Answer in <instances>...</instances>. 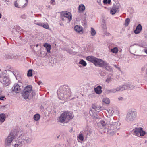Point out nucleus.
<instances>
[{"label":"nucleus","mask_w":147,"mask_h":147,"mask_svg":"<svg viewBox=\"0 0 147 147\" xmlns=\"http://www.w3.org/2000/svg\"><path fill=\"white\" fill-rule=\"evenodd\" d=\"M57 93L58 98L61 100L68 99L71 96V91L67 86H63L60 87Z\"/></svg>","instance_id":"1"},{"label":"nucleus","mask_w":147,"mask_h":147,"mask_svg":"<svg viewBox=\"0 0 147 147\" xmlns=\"http://www.w3.org/2000/svg\"><path fill=\"white\" fill-rule=\"evenodd\" d=\"M22 94L24 99H26L29 98H32L35 95V93L32 90V86L28 85L23 90Z\"/></svg>","instance_id":"2"},{"label":"nucleus","mask_w":147,"mask_h":147,"mask_svg":"<svg viewBox=\"0 0 147 147\" xmlns=\"http://www.w3.org/2000/svg\"><path fill=\"white\" fill-rule=\"evenodd\" d=\"M74 117V115L72 112L65 111L61 114L59 118V121L61 123L64 122L67 123L72 119Z\"/></svg>","instance_id":"3"},{"label":"nucleus","mask_w":147,"mask_h":147,"mask_svg":"<svg viewBox=\"0 0 147 147\" xmlns=\"http://www.w3.org/2000/svg\"><path fill=\"white\" fill-rule=\"evenodd\" d=\"M86 59L88 61L92 63L96 66L104 67L105 61L100 59L97 58L93 56H88L87 57Z\"/></svg>","instance_id":"4"},{"label":"nucleus","mask_w":147,"mask_h":147,"mask_svg":"<svg viewBox=\"0 0 147 147\" xmlns=\"http://www.w3.org/2000/svg\"><path fill=\"white\" fill-rule=\"evenodd\" d=\"M120 123L118 121L111 123L107 127V129L108 130L107 132L111 135H113L116 133V130L120 128Z\"/></svg>","instance_id":"5"},{"label":"nucleus","mask_w":147,"mask_h":147,"mask_svg":"<svg viewBox=\"0 0 147 147\" xmlns=\"http://www.w3.org/2000/svg\"><path fill=\"white\" fill-rule=\"evenodd\" d=\"M13 130L16 138H17L18 140H20L24 142V140L26 139V136L20 128H18Z\"/></svg>","instance_id":"6"},{"label":"nucleus","mask_w":147,"mask_h":147,"mask_svg":"<svg viewBox=\"0 0 147 147\" xmlns=\"http://www.w3.org/2000/svg\"><path fill=\"white\" fill-rule=\"evenodd\" d=\"M136 116L137 113L135 111H129L127 114L125 120L127 122L132 121L135 120Z\"/></svg>","instance_id":"7"},{"label":"nucleus","mask_w":147,"mask_h":147,"mask_svg":"<svg viewBox=\"0 0 147 147\" xmlns=\"http://www.w3.org/2000/svg\"><path fill=\"white\" fill-rule=\"evenodd\" d=\"M133 131L134 135L138 137L144 136L146 134V132L143 128L141 127L136 128Z\"/></svg>","instance_id":"8"},{"label":"nucleus","mask_w":147,"mask_h":147,"mask_svg":"<svg viewBox=\"0 0 147 147\" xmlns=\"http://www.w3.org/2000/svg\"><path fill=\"white\" fill-rule=\"evenodd\" d=\"M14 136L15 135L13 130L5 140V144L6 146H9L13 140L16 138Z\"/></svg>","instance_id":"9"},{"label":"nucleus","mask_w":147,"mask_h":147,"mask_svg":"<svg viewBox=\"0 0 147 147\" xmlns=\"http://www.w3.org/2000/svg\"><path fill=\"white\" fill-rule=\"evenodd\" d=\"M127 86L126 84H124L120 86L119 87H117L116 88H114L108 90V91L110 93H115L120 91H122L127 89Z\"/></svg>","instance_id":"10"},{"label":"nucleus","mask_w":147,"mask_h":147,"mask_svg":"<svg viewBox=\"0 0 147 147\" xmlns=\"http://www.w3.org/2000/svg\"><path fill=\"white\" fill-rule=\"evenodd\" d=\"M0 77L1 82L5 86H7L9 84V79L6 77L5 73H2L0 74Z\"/></svg>","instance_id":"11"},{"label":"nucleus","mask_w":147,"mask_h":147,"mask_svg":"<svg viewBox=\"0 0 147 147\" xmlns=\"http://www.w3.org/2000/svg\"><path fill=\"white\" fill-rule=\"evenodd\" d=\"M24 142L20 140H16L12 142V146L13 147H23Z\"/></svg>","instance_id":"12"},{"label":"nucleus","mask_w":147,"mask_h":147,"mask_svg":"<svg viewBox=\"0 0 147 147\" xmlns=\"http://www.w3.org/2000/svg\"><path fill=\"white\" fill-rule=\"evenodd\" d=\"M34 23L46 29H49V26L47 23H42L36 20L34 21Z\"/></svg>","instance_id":"13"},{"label":"nucleus","mask_w":147,"mask_h":147,"mask_svg":"<svg viewBox=\"0 0 147 147\" xmlns=\"http://www.w3.org/2000/svg\"><path fill=\"white\" fill-rule=\"evenodd\" d=\"M68 18L69 22L72 19L71 14L69 12L67 11L63 12L62 13V16Z\"/></svg>","instance_id":"14"},{"label":"nucleus","mask_w":147,"mask_h":147,"mask_svg":"<svg viewBox=\"0 0 147 147\" xmlns=\"http://www.w3.org/2000/svg\"><path fill=\"white\" fill-rule=\"evenodd\" d=\"M107 112L109 113V116H112L113 115L114 113H118V111L117 110H115L114 109L112 108H109L107 110Z\"/></svg>","instance_id":"15"},{"label":"nucleus","mask_w":147,"mask_h":147,"mask_svg":"<svg viewBox=\"0 0 147 147\" xmlns=\"http://www.w3.org/2000/svg\"><path fill=\"white\" fill-rule=\"evenodd\" d=\"M12 90L16 93H18L20 90V86L17 84H15L12 88Z\"/></svg>","instance_id":"16"},{"label":"nucleus","mask_w":147,"mask_h":147,"mask_svg":"<svg viewBox=\"0 0 147 147\" xmlns=\"http://www.w3.org/2000/svg\"><path fill=\"white\" fill-rule=\"evenodd\" d=\"M101 26L103 31L104 32L106 31L107 29V27L106 20L104 18H103L102 20Z\"/></svg>","instance_id":"17"},{"label":"nucleus","mask_w":147,"mask_h":147,"mask_svg":"<svg viewBox=\"0 0 147 147\" xmlns=\"http://www.w3.org/2000/svg\"><path fill=\"white\" fill-rule=\"evenodd\" d=\"M118 7L116 5H113L111 9L110 13L112 15H114L115 14L118 10Z\"/></svg>","instance_id":"18"},{"label":"nucleus","mask_w":147,"mask_h":147,"mask_svg":"<svg viewBox=\"0 0 147 147\" xmlns=\"http://www.w3.org/2000/svg\"><path fill=\"white\" fill-rule=\"evenodd\" d=\"M142 27L140 24H139L136 26V29L134 31V32L136 34L139 33L141 31Z\"/></svg>","instance_id":"19"},{"label":"nucleus","mask_w":147,"mask_h":147,"mask_svg":"<svg viewBox=\"0 0 147 147\" xmlns=\"http://www.w3.org/2000/svg\"><path fill=\"white\" fill-rule=\"evenodd\" d=\"M74 30L75 31L78 33H82V27L79 25H76L74 27Z\"/></svg>","instance_id":"20"},{"label":"nucleus","mask_w":147,"mask_h":147,"mask_svg":"<svg viewBox=\"0 0 147 147\" xmlns=\"http://www.w3.org/2000/svg\"><path fill=\"white\" fill-rule=\"evenodd\" d=\"M101 89L102 87L101 86H98L96 88H95V92L97 94H100L102 92Z\"/></svg>","instance_id":"21"},{"label":"nucleus","mask_w":147,"mask_h":147,"mask_svg":"<svg viewBox=\"0 0 147 147\" xmlns=\"http://www.w3.org/2000/svg\"><path fill=\"white\" fill-rule=\"evenodd\" d=\"M107 127L109 125H110L111 123H115L117 122L116 121H115L114 119H111L109 118H108L107 119Z\"/></svg>","instance_id":"22"},{"label":"nucleus","mask_w":147,"mask_h":147,"mask_svg":"<svg viewBox=\"0 0 147 147\" xmlns=\"http://www.w3.org/2000/svg\"><path fill=\"white\" fill-rule=\"evenodd\" d=\"M104 66L105 67L107 70L110 71H112V69L111 67L108 64L107 62H105L104 64Z\"/></svg>","instance_id":"23"},{"label":"nucleus","mask_w":147,"mask_h":147,"mask_svg":"<svg viewBox=\"0 0 147 147\" xmlns=\"http://www.w3.org/2000/svg\"><path fill=\"white\" fill-rule=\"evenodd\" d=\"M44 46L45 47L47 52L50 53V50L51 48V45L47 43H45L44 45Z\"/></svg>","instance_id":"24"},{"label":"nucleus","mask_w":147,"mask_h":147,"mask_svg":"<svg viewBox=\"0 0 147 147\" xmlns=\"http://www.w3.org/2000/svg\"><path fill=\"white\" fill-rule=\"evenodd\" d=\"M5 57L7 59H15L16 56L13 55L7 54L5 55Z\"/></svg>","instance_id":"25"},{"label":"nucleus","mask_w":147,"mask_h":147,"mask_svg":"<svg viewBox=\"0 0 147 147\" xmlns=\"http://www.w3.org/2000/svg\"><path fill=\"white\" fill-rule=\"evenodd\" d=\"M5 119V114L2 113L0 114V122H3Z\"/></svg>","instance_id":"26"},{"label":"nucleus","mask_w":147,"mask_h":147,"mask_svg":"<svg viewBox=\"0 0 147 147\" xmlns=\"http://www.w3.org/2000/svg\"><path fill=\"white\" fill-rule=\"evenodd\" d=\"M85 9V6L83 4H80L78 10L80 11H83Z\"/></svg>","instance_id":"27"},{"label":"nucleus","mask_w":147,"mask_h":147,"mask_svg":"<svg viewBox=\"0 0 147 147\" xmlns=\"http://www.w3.org/2000/svg\"><path fill=\"white\" fill-rule=\"evenodd\" d=\"M102 102L107 104H109L110 103V99L107 98H105L102 100Z\"/></svg>","instance_id":"28"},{"label":"nucleus","mask_w":147,"mask_h":147,"mask_svg":"<svg viewBox=\"0 0 147 147\" xmlns=\"http://www.w3.org/2000/svg\"><path fill=\"white\" fill-rule=\"evenodd\" d=\"M111 51L114 53H117L118 51V49L117 47H115L111 49Z\"/></svg>","instance_id":"29"},{"label":"nucleus","mask_w":147,"mask_h":147,"mask_svg":"<svg viewBox=\"0 0 147 147\" xmlns=\"http://www.w3.org/2000/svg\"><path fill=\"white\" fill-rule=\"evenodd\" d=\"M34 119L36 121L39 120L40 119V115L38 114H36L34 116Z\"/></svg>","instance_id":"30"},{"label":"nucleus","mask_w":147,"mask_h":147,"mask_svg":"<svg viewBox=\"0 0 147 147\" xmlns=\"http://www.w3.org/2000/svg\"><path fill=\"white\" fill-rule=\"evenodd\" d=\"M126 86H127V89H128L129 90H132L135 87V86H134L132 85L129 84H126Z\"/></svg>","instance_id":"31"},{"label":"nucleus","mask_w":147,"mask_h":147,"mask_svg":"<svg viewBox=\"0 0 147 147\" xmlns=\"http://www.w3.org/2000/svg\"><path fill=\"white\" fill-rule=\"evenodd\" d=\"M100 123L101 124L102 127H104L105 126V128H107V122H105L103 120H101L100 121Z\"/></svg>","instance_id":"32"},{"label":"nucleus","mask_w":147,"mask_h":147,"mask_svg":"<svg viewBox=\"0 0 147 147\" xmlns=\"http://www.w3.org/2000/svg\"><path fill=\"white\" fill-rule=\"evenodd\" d=\"M84 136L82 134V132H80V134H79L77 137L81 141L83 140L84 139Z\"/></svg>","instance_id":"33"},{"label":"nucleus","mask_w":147,"mask_h":147,"mask_svg":"<svg viewBox=\"0 0 147 147\" xmlns=\"http://www.w3.org/2000/svg\"><path fill=\"white\" fill-rule=\"evenodd\" d=\"M79 63L81 64L84 67L86 66L87 65V63H86V61L83 59L80 61L79 62Z\"/></svg>","instance_id":"34"},{"label":"nucleus","mask_w":147,"mask_h":147,"mask_svg":"<svg viewBox=\"0 0 147 147\" xmlns=\"http://www.w3.org/2000/svg\"><path fill=\"white\" fill-rule=\"evenodd\" d=\"M113 79V78H112L108 77L106 79L105 82L108 83H109L111 82Z\"/></svg>","instance_id":"35"},{"label":"nucleus","mask_w":147,"mask_h":147,"mask_svg":"<svg viewBox=\"0 0 147 147\" xmlns=\"http://www.w3.org/2000/svg\"><path fill=\"white\" fill-rule=\"evenodd\" d=\"M32 140V139L31 138L26 137L25 140H24V142L26 141L27 143H30L31 142Z\"/></svg>","instance_id":"36"},{"label":"nucleus","mask_w":147,"mask_h":147,"mask_svg":"<svg viewBox=\"0 0 147 147\" xmlns=\"http://www.w3.org/2000/svg\"><path fill=\"white\" fill-rule=\"evenodd\" d=\"M90 32L91 35L92 36L95 35L96 34V32L95 30L92 28H91Z\"/></svg>","instance_id":"37"},{"label":"nucleus","mask_w":147,"mask_h":147,"mask_svg":"<svg viewBox=\"0 0 147 147\" xmlns=\"http://www.w3.org/2000/svg\"><path fill=\"white\" fill-rule=\"evenodd\" d=\"M82 134L85 137H86L88 135V131L87 130H84L81 131Z\"/></svg>","instance_id":"38"},{"label":"nucleus","mask_w":147,"mask_h":147,"mask_svg":"<svg viewBox=\"0 0 147 147\" xmlns=\"http://www.w3.org/2000/svg\"><path fill=\"white\" fill-rule=\"evenodd\" d=\"M32 69H29L28 71L27 76L28 77H31L32 76Z\"/></svg>","instance_id":"39"},{"label":"nucleus","mask_w":147,"mask_h":147,"mask_svg":"<svg viewBox=\"0 0 147 147\" xmlns=\"http://www.w3.org/2000/svg\"><path fill=\"white\" fill-rule=\"evenodd\" d=\"M130 22V19L129 18L126 19L125 21V25L127 26Z\"/></svg>","instance_id":"40"},{"label":"nucleus","mask_w":147,"mask_h":147,"mask_svg":"<svg viewBox=\"0 0 147 147\" xmlns=\"http://www.w3.org/2000/svg\"><path fill=\"white\" fill-rule=\"evenodd\" d=\"M92 107L94 109H95L96 111H100V109H98V107H96V106H93Z\"/></svg>","instance_id":"41"},{"label":"nucleus","mask_w":147,"mask_h":147,"mask_svg":"<svg viewBox=\"0 0 147 147\" xmlns=\"http://www.w3.org/2000/svg\"><path fill=\"white\" fill-rule=\"evenodd\" d=\"M50 3L53 5H54L55 4V0H51Z\"/></svg>","instance_id":"42"},{"label":"nucleus","mask_w":147,"mask_h":147,"mask_svg":"<svg viewBox=\"0 0 147 147\" xmlns=\"http://www.w3.org/2000/svg\"><path fill=\"white\" fill-rule=\"evenodd\" d=\"M14 5L17 8H19V7L18 5V3H17V1H16L14 3Z\"/></svg>","instance_id":"43"},{"label":"nucleus","mask_w":147,"mask_h":147,"mask_svg":"<svg viewBox=\"0 0 147 147\" xmlns=\"http://www.w3.org/2000/svg\"><path fill=\"white\" fill-rule=\"evenodd\" d=\"M5 99V96H2L0 97V100H4Z\"/></svg>","instance_id":"44"},{"label":"nucleus","mask_w":147,"mask_h":147,"mask_svg":"<svg viewBox=\"0 0 147 147\" xmlns=\"http://www.w3.org/2000/svg\"><path fill=\"white\" fill-rule=\"evenodd\" d=\"M26 3L24 4V5H23V6L22 7H24L27 5V2L28 1V0H26Z\"/></svg>","instance_id":"45"},{"label":"nucleus","mask_w":147,"mask_h":147,"mask_svg":"<svg viewBox=\"0 0 147 147\" xmlns=\"http://www.w3.org/2000/svg\"><path fill=\"white\" fill-rule=\"evenodd\" d=\"M113 65L114 66V67L116 68H117L118 70H120V68L117 65H116L115 64Z\"/></svg>","instance_id":"46"},{"label":"nucleus","mask_w":147,"mask_h":147,"mask_svg":"<svg viewBox=\"0 0 147 147\" xmlns=\"http://www.w3.org/2000/svg\"><path fill=\"white\" fill-rule=\"evenodd\" d=\"M4 1L8 5H9V0H4Z\"/></svg>","instance_id":"47"},{"label":"nucleus","mask_w":147,"mask_h":147,"mask_svg":"<svg viewBox=\"0 0 147 147\" xmlns=\"http://www.w3.org/2000/svg\"><path fill=\"white\" fill-rule=\"evenodd\" d=\"M21 18H22L25 19L26 18V15H23L21 16Z\"/></svg>","instance_id":"48"},{"label":"nucleus","mask_w":147,"mask_h":147,"mask_svg":"<svg viewBox=\"0 0 147 147\" xmlns=\"http://www.w3.org/2000/svg\"><path fill=\"white\" fill-rule=\"evenodd\" d=\"M105 32V34L106 35H110V33L109 32H107L106 31L104 32Z\"/></svg>","instance_id":"49"},{"label":"nucleus","mask_w":147,"mask_h":147,"mask_svg":"<svg viewBox=\"0 0 147 147\" xmlns=\"http://www.w3.org/2000/svg\"><path fill=\"white\" fill-rule=\"evenodd\" d=\"M107 0H104L103 2L105 4H107Z\"/></svg>","instance_id":"50"},{"label":"nucleus","mask_w":147,"mask_h":147,"mask_svg":"<svg viewBox=\"0 0 147 147\" xmlns=\"http://www.w3.org/2000/svg\"><path fill=\"white\" fill-rule=\"evenodd\" d=\"M107 3L109 4H110L111 2V0H107Z\"/></svg>","instance_id":"51"},{"label":"nucleus","mask_w":147,"mask_h":147,"mask_svg":"<svg viewBox=\"0 0 147 147\" xmlns=\"http://www.w3.org/2000/svg\"><path fill=\"white\" fill-rule=\"evenodd\" d=\"M101 0H97V2L99 4H100L101 3Z\"/></svg>","instance_id":"52"},{"label":"nucleus","mask_w":147,"mask_h":147,"mask_svg":"<svg viewBox=\"0 0 147 147\" xmlns=\"http://www.w3.org/2000/svg\"><path fill=\"white\" fill-rule=\"evenodd\" d=\"M118 99L119 100H122L123 99V98L122 97H121L120 98H118Z\"/></svg>","instance_id":"53"},{"label":"nucleus","mask_w":147,"mask_h":147,"mask_svg":"<svg viewBox=\"0 0 147 147\" xmlns=\"http://www.w3.org/2000/svg\"><path fill=\"white\" fill-rule=\"evenodd\" d=\"M133 55H134V56H140V55H136L135 54H133Z\"/></svg>","instance_id":"54"},{"label":"nucleus","mask_w":147,"mask_h":147,"mask_svg":"<svg viewBox=\"0 0 147 147\" xmlns=\"http://www.w3.org/2000/svg\"><path fill=\"white\" fill-rule=\"evenodd\" d=\"M144 52L147 54V49H146L144 50Z\"/></svg>","instance_id":"55"},{"label":"nucleus","mask_w":147,"mask_h":147,"mask_svg":"<svg viewBox=\"0 0 147 147\" xmlns=\"http://www.w3.org/2000/svg\"><path fill=\"white\" fill-rule=\"evenodd\" d=\"M65 17H63L62 18V20H65Z\"/></svg>","instance_id":"56"},{"label":"nucleus","mask_w":147,"mask_h":147,"mask_svg":"<svg viewBox=\"0 0 147 147\" xmlns=\"http://www.w3.org/2000/svg\"><path fill=\"white\" fill-rule=\"evenodd\" d=\"M73 130V128H71V129H70V132H71Z\"/></svg>","instance_id":"57"},{"label":"nucleus","mask_w":147,"mask_h":147,"mask_svg":"<svg viewBox=\"0 0 147 147\" xmlns=\"http://www.w3.org/2000/svg\"><path fill=\"white\" fill-rule=\"evenodd\" d=\"M60 137V135H58L57 136V138L58 139Z\"/></svg>","instance_id":"58"},{"label":"nucleus","mask_w":147,"mask_h":147,"mask_svg":"<svg viewBox=\"0 0 147 147\" xmlns=\"http://www.w3.org/2000/svg\"><path fill=\"white\" fill-rule=\"evenodd\" d=\"M1 88H0V95H1Z\"/></svg>","instance_id":"59"},{"label":"nucleus","mask_w":147,"mask_h":147,"mask_svg":"<svg viewBox=\"0 0 147 147\" xmlns=\"http://www.w3.org/2000/svg\"><path fill=\"white\" fill-rule=\"evenodd\" d=\"M1 16H2L1 14V13H0V18H1Z\"/></svg>","instance_id":"60"},{"label":"nucleus","mask_w":147,"mask_h":147,"mask_svg":"<svg viewBox=\"0 0 147 147\" xmlns=\"http://www.w3.org/2000/svg\"><path fill=\"white\" fill-rule=\"evenodd\" d=\"M84 22H85V23L86 22V20H84Z\"/></svg>","instance_id":"61"},{"label":"nucleus","mask_w":147,"mask_h":147,"mask_svg":"<svg viewBox=\"0 0 147 147\" xmlns=\"http://www.w3.org/2000/svg\"><path fill=\"white\" fill-rule=\"evenodd\" d=\"M146 76H147V73H146Z\"/></svg>","instance_id":"62"},{"label":"nucleus","mask_w":147,"mask_h":147,"mask_svg":"<svg viewBox=\"0 0 147 147\" xmlns=\"http://www.w3.org/2000/svg\"><path fill=\"white\" fill-rule=\"evenodd\" d=\"M134 58H136V57H134Z\"/></svg>","instance_id":"63"}]
</instances>
